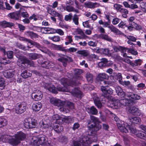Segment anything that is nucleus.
<instances>
[{
    "label": "nucleus",
    "instance_id": "obj_1",
    "mask_svg": "<svg viewBox=\"0 0 146 146\" xmlns=\"http://www.w3.org/2000/svg\"><path fill=\"white\" fill-rule=\"evenodd\" d=\"M82 73V70L76 69L74 70V74L77 77V80L76 82H74V80L70 81L65 78H62L61 82L63 85L64 87L58 88V90L62 92H69L74 96L78 98H81L82 95V93L78 88H75L73 90H71L73 86L79 84L78 80L82 78V77L80 76Z\"/></svg>",
    "mask_w": 146,
    "mask_h": 146
},
{
    "label": "nucleus",
    "instance_id": "obj_2",
    "mask_svg": "<svg viewBox=\"0 0 146 146\" xmlns=\"http://www.w3.org/2000/svg\"><path fill=\"white\" fill-rule=\"evenodd\" d=\"M117 117H115V119L116 122L117 126L120 131L125 133H128L129 130L133 134L137 136L146 140V133L144 132L140 131H137L136 129L133 127H131L127 123L121 121L119 119H117Z\"/></svg>",
    "mask_w": 146,
    "mask_h": 146
},
{
    "label": "nucleus",
    "instance_id": "obj_3",
    "mask_svg": "<svg viewBox=\"0 0 146 146\" xmlns=\"http://www.w3.org/2000/svg\"><path fill=\"white\" fill-rule=\"evenodd\" d=\"M50 103L54 105L60 107L59 110L64 113H68L70 109L74 108L73 103L71 102H65L61 101L58 99L52 98L50 99Z\"/></svg>",
    "mask_w": 146,
    "mask_h": 146
},
{
    "label": "nucleus",
    "instance_id": "obj_4",
    "mask_svg": "<svg viewBox=\"0 0 146 146\" xmlns=\"http://www.w3.org/2000/svg\"><path fill=\"white\" fill-rule=\"evenodd\" d=\"M90 120H88L87 121L88 128L89 132L91 133L90 135H91L94 132L96 131L101 128V125L98 123L100 122L99 119L94 116L90 115Z\"/></svg>",
    "mask_w": 146,
    "mask_h": 146
},
{
    "label": "nucleus",
    "instance_id": "obj_5",
    "mask_svg": "<svg viewBox=\"0 0 146 146\" xmlns=\"http://www.w3.org/2000/svg\"><path fill=\"white\" fill-rule=\"evenodd\" d=\"M46 138L44 136H34L32 139L31 142L35 146H52L53 143L50 140L47 141Z\"/></svg>",
    "mask_w": 146,
    "mask_h": 146
},
{
    "label": "nucleus",
    "instance_id": "obj_6",
    "mask_svg": "<svg viewBox=\"0 0 146 146\" xmlns=\"http://www.w3.org/2000/svg\"><path fill=\"white\" fill-rule=\"evenodd\" d=\"M97 139L96 135L94 136V139H92V138H89L87 136H84L80 138L79 141L83 146H89L93 142L96 141Z\"/></svg>",
    "mask_w": 146,
    "mask_h": 146
},
{
    "label": "nucleus",
    "instance_id": "obj_7",
    "mask_svg": "<svg viewBox=\"0 0 146 146\" xmlns=\"http://www.w3.org/2000/svg\"><path fill=\"white\" fill-rule=\"evenodd\" d=\"M25 127L31 129L35 127L37 123L36 121L32 118H28L25 119L24 123Z\"/></svg>",
    "mask_w": 146,
    "mask_h": 146
},
{
    "label": "nucleus",
    "instance_id": "obj_8",
    "mask_svg": "<svg viewBox=\"0 0 146 146\" xmlns=\"http://www.w3.org/2000/svg\"><path fill=\"white\" fill-rule=\"evenodd\" d=\"M26 104L25 102L17 103L15 106V111L18 114L23 113L26 109Z\"/></svg>",
    "mask_w": 146,
    "mask_h": 146
},
{
    "label": "nucleus",
    "instance_id": "obj_9",
    "mask_svg": "<svg viewBox=\"0 0 146 146\" xmlns=\"http://www.w3.org/2000/svg\"><path fill=\"white\" fill-rule=\"evenodd\" d=\"M56 55H58L60 58L58 59V61L62 62L64 66L66 67L67 65V62L68 61L70 62L73 61L72 59L70 57L67 56L66 58L63 54L56 53Z\"/></svg>",
    "mask_w": 146,
    "mask_h": 146
},
{
    "label": "nucleus",
    "instance_id": "obj_10",
    "mask_svg": "<svg viewBox=\"0 0 146 146\" xmlns=\"http://www.w3.org/2000/svg\"><path fill=\"white\" fill-rule=\"evenodd\" d=\"M49 121V120L46 121L43 119L40 122L41 128L43 129V131H45L48 129L52 130L53 129V127L52 125H49L48 124Z\"/></svg>",
    "mask_w": 146,
    "mask_h": 146
},
{
    "label": "nucleus",
    "instance_id": "obj_11",
    "mask_svg": "<svg viewBox=\"0 0 146 146\" xmlns=\"http://www.w3.org/2000/svg\"><path fill=\"white\" fill-rule=\"evenodd\" d=\"M27 64L32 66L34 65L33 61H30L26 57L22 56H20L17 62V64L19 66H21V64Z\"/></svg>",
    "mask_w": 146,
    "mask_h": 146
},
{
    "label": "nucleus",
    "instance_id": "obj_12",
    "mask_svg": "<svg viewBox=\"0 0 146 146\" xmlns=\"http://www.w3.org/2000/svg\"><path fill=\"white\" fill-rule=\"evenodd\" d=\"M101 90L104 96L105 97H106L109 95L112 94L113 93L112 90L108 86H101Z\"/></svg>",
    "mask_w": 146,
    "mask_h": 146
},
{
    "label": "nucleus",
    "instance_id": "obj_13",
    "mask_svg": "<svg viewBox=\"0 0 146 146\" xmlns=\"http://www.w3.org/2000/svg\"><path fill=\"white\" fill-rule=\"evenodd\" d=\"M101 54H104L106 55H109L112 56L114 58H119V56L116 53L115 54H111L110 52V50L107 48H101L100 50Z\"/></svg>",
    "mask_w": 146,
    "mask_h": 146
},
{
    "label": "nucleus",
    "instance_id": "obj_14",
    "mask_svg": "<svg viewBox=\"0 0 146 146\" xmlns=\"http://www.w3.org/2000/svg\"><path fill=\"white\" fill-rule=\"evenodd\" d=\"M15 70L13 69H9L5 70L3 73L4 76L7 78L13 77L15 74Z\"/></svg>",
    "mask_w": 146,
    "mask_h": 146
},
{
    "label": "nucleus",
    "instance_id": "obj_15",
    "mask_svg": "<svg viewBox=\"0 0 146 146\" xmlns=\"http://www.w3.org/2000/svg\"><path fill=\"white\" fill-rule=\"evenodd\" d=\"M14 137L17 138L18 140L21 141H23L26 138V135L23 132L19 131L17 132L16 134L14 135Z\"/></svg>",
    "mask_w": 146,
    "mask_h": 146
},
{
    "label": "nucleus",
    "instance_id": "obj_16",
    "mask_svg": "<svg viewBox=\"0 0 146 146\" xmlns=\"http://www.w3.org/2000/svg\"><path fill=\"white\" fill-rule=\"evenodd\" d=\"M44 87L46 89H47L53 93L56 94L57 93L56 88L53 85H52L51 84H46Z\"/></svg>",
    "mask_w": 146,
    "mask_h": 146
},
{
    "label": "nucleus",
    "instance_id": "obj_17",
    "mask_svg": "<svg viewBox=\"0 0 146 146\" xmlns=\"http://www.w3.org/2000/svg\"><path fill=\"white\" fill-rule=\"evenodd\" d=\"M42 107V104L40 102L35 103L32 105V109L35 112H37L40 110Z\"/></svg>",
    "mask_w": 146,
    "mask_h": 146
},
{
    "label": "nucleus",
    "instance_id": "obj_18",
    "mask_svg": "<svg viewBox=\"0 0 146 146\" xmlns=\"http://www.w3.org/2000/svg\"><path fill=\"white\" fill-rule=\"evenodd\" d=\"M42 66L46 68H52L54 67V64L48 60L44 62L41 63Z\"/></svg>",
    "mask_w": 146,
    "mask_h": 146
},
{
    "label": "nucleus",
    "instance_id": "obj_19",
    "mask_svg": "<svg viewBox=\"0 0 146 146\" xmlns=\"http://www.w3.org/2000/svg\"><path fill=\"white\" fill-rule=\"evenodd\" d=\"M85 7L90 8H94L98 7L99 4L97 3H93L91 2L87 1L84 4Z\"/></svg>",
    "mask_w": 146,
    "mask_h": 146
},
{
    "label": "nucleus",
    "instance_id": "obj_20",
    "mask_svg": "<svg viewBox=\"0 0 146 146\" xmlns=\"http://www.w3.org/2000/svg\"><path fill=\"white\" fill-rule=\"evenodd\" d=\"M126 97L134 100H138L141 98V97L137 94L128 92L126 93L125 97Z\"/></svg>",
    "mask_w": 146,
    "mask_h": 146
},
{
    "label": "nucleus",
    "instance_id": "obj_21",
    "mask_svg": "<svg viewBox=\"0 0 146 146\" xmlns=\"http://www.w3.org/2000/svg\"><path fill=\"white\" fill-rule=\"evenodd\" d=\"M115 91L118 95L121 97H125L126 93L123 91L122 89L119 86H116L115 88Z\"/></svg>",
    "mask_w": 146,
    "mask_h": 146
},
{
    "label": "nucleus",
    "instance_id": "obj_22",
    "mask_svg": "<svg viewBox=\"0 0 146 146\" xmlns=\"http://www.w3.org/2000/svg\"><path fill=\"white\" fill-rule=\"evenodd\" d=\"M35 94L33 97V99L35 101H39L41 100L43 97L42 92L38 90L35 93Z\"/></svg>",
    "mask_w": 146,
    "mask_h": 146
},
{
    "label": "nucleus",
    "instance_id": "obj_23",
    "mask_svg": "<svg viewBox=\"0 0 146 146\" xmlns=\"http://www.w3.org/2000/svg\"><path fill=\"white\" fill-rule=\"evenodd\" d=\"M121 100H116L113 101L111 103V107L115 109H118L122 106Z\"/></svg>",
    "mask_w": 146,
    "mask_h": 146
},
{
    "label": "nucleus",
    "instance_id": "obj_24",
    "mask_svg": "<svg viewBox=\"0 0 146 146\" xmlns=\"http://www.w3.org/2000/svg\"><path fill=\"white\" fill-rule=\"evenodd\" d=\"M40 50H41L42 52L45 53L47 54L50 56H56V53L55 54L52 53V52L50 51L47 48L44 47L42 46Z\"/></svg>",
    "mask_w": 146,
    "mask_h": 146
},
{
    "label": "nucleus",
    "instance_id": "obj_25",
    "mask_svg": "<svg viewBox=\"0 0 146 146\" xmlns=\"http://www.w3.org/2000/svg\"><path fill=\"white\" fill-rule=\"evenodd\" d=\"M87 112L93 115H96L98 113L97 109L94 106L90 108H86Z\"/></svg>",
    "mask_w": 146,
    "mask_h": 146
},
{
    "label": "nucleus",
    "instance_id": "obj_26",
    "mask_svg": "<svg viewBox=\"0 0 146 146\" xmlns=\"http://www.w3.org/2000/svg\"><path fill=\"white\" fill-rule=\"evenodd\" d=\"M32 75V72L29 70H25L21 74V77L25 79L31 76Z\"/></svg>",
    "mask_w": 146,
    "mask_h": 146
},
{
    "label": "nucleus",
    "instance_id": "obj_27",
    "mask_svg": "<svg viewBox=\"0 0 146 146\" xmlns=\"http://www.w3.org/2000/svg\"><path fill=\"white\" fill-rule=\"evenodd\" d=\"M8 16L11 19L17 20L19 19V13L18 12H15L9 13Z\"/></svg>",
    "mask_w": 146,
    "mask_h": 146
},
{
    "label": "nucleus",
    "instance_id": "obj_28",
    "mask_svg": "<svg viewBox=\"0 0 146 146\" xmlns=\"http://www.w3.org/2000/svg\"><path fill=\"white\" fill-rule=\"evenodd\" d=\"M108 76L105 73H101L98 74L97 78L98 80L103 81L104 79H107L108 78Z\"/></svg>",
    "mask_w": 146,
    "mask_h": 146
},
{
    "label": "nucleus",
    "instance_id": "obj_29",
    "mask_svg": "<svg viewBox=\"0 0 146 146\" xmlns=\"http://www.w3.org/2000/svg\"><path fill=\"white\" fill-rule=\"evenodd\" d=\"M23 40H25L26 42H28L29 43H30L31 45L35 46L36 47L38 48L39 50L42 46L38 43H37L35 42H34L30 39L27 38H24Z\"/></svg>",
    "mask_w": 146,
    "mask_h": 146
},
{
    "label": "nucleus",
    "instance_id": "obj_30",
    "mask_svg": "<svg viewBox=\"0 0 146 146\" xmlns=\"http://www.w3.org/2000/svg\"><path fill=\"white\" fill-rule=\"evenodd\" d=\"M53 129H54L56 132L59 133L62 132L63 130V127L61 126L59 124L55 123L54 124Z\"/></svg>",
    "mask_w": 146,
    "mask_h": 146
},
{
    "label": "nucleus",
    "instance_id": "obj_31",
    "mask_svg": "<svg viewBox=\"0 0 146 146\" xmlns=\"http://www.w3.org/2000/svg\"><path fill=\"white\" fill-rule=\"evenodd\" d=\"M20 143V141L17 138H16L15 137L14 138L12 137L9 143L13 146H15L17 145Z\"/></svg>",
    "mask_w": 146,
    "mask_h": 146
},
{
    "label": "nucleus",
    "instance_id": "obj_32",
    "mask_svg": "<svg viewBox=\"0 0 146 146\" xmlns=\"http://www.w3.org/2000/svg\"><path fill=\"white\" fill-rule=\"evenodd\" d=\"M25 35L27 36L30 37L31 39H33L38 38V35L33 32L27 31L25 32Z\"/></svg>",
    "mask_w": 146,
    "mask_h": 146
},
{
    "label": "nucleus",
    "instance_id": "obj_33",
    "mask_svg": "<svg viewBox=\"0 0 146 146\" xmlns=\"http://www.w3.org/2000/svg\"><path fill=\"white\" fill-rule=\"evenodd\" d=\"M65 40L67 41L65 42V44L66 45H68L69 44H71L72 45H75V44L72 43L73 40L72 39V36L70 35H68L66 36Z\"/></svg>",
    "mask_w": 146,
    "mask_h": 146
},
{
    "label": "nucleus",
    "instance_id": "obj_34",
    "mask_svg": "<svg viewBox=\"0 0 146 146\" xmlns=\"http://www.w3.org/2000/svg\"><path fill=\"white\" fill-rule=\"evenodd\" d=\"M63 7L64 10H66L68 12H70L73 11L75 12L76 13L78 12V10L75 9L72 6L68 5L66 7Z\"/></svg>",
    "mask_w": 146,
    "mask_h": 146
},
{
    "label": "nucleus",
    "instance_id": "obj_35",
    "mask_svg": "<svg viewBox=\"0 0 146 146\" xmlns=\"http://www.w3.org/2000/svg\"><path fill=\"white\" fill-rule=\"evenodd\" d=\"M48 13L54 16L58 17L61 18L62 17L61 14H59L56 11H54L53 9H49L48 10Z\"/></svg>",
    "mask_w": 146,
    "mask_h": 146
},
{
    "label": "nucleus",
    "instance_id": "obj_36",
    "mask_svg": "<svg viewBox=\"0 0 146 146\" xmlns=\"http://www.w3.org/2000/svg\"><path fill=\"white\" fill-rule=\"evenodd\" d=\"M12 137L9 135H5L1 136V140L5 142H8L9 143Z\"/></svg>",
    "mask_w": 146,
    "mask_h": 146
},
{
    "label": "nucleus",
    "instance_id": "obj_37",
    "mask_svg": "<svg viewBox=\"0 0 146 146\" xmlns=\"http://www.w3.org/2000/svg\"><path fill=\"white\" fill-rule=\"evenodd\" d=\"M8 123V121L5 118L0 117V127H2L6 126Z\"/></svg>",
    "mask_w": 146,
    "mask_h": 146
},
{
    "label": "nucleus",
    "instance_id": "obj_38",
    "mask_svg": "<svg viewBox=\"0 0 146 146\" xmlns=\"http://www.w3.org/2000/svg\"><path fill=\"white\" fill-rule=\"evenodd\" d=\"M29 56L31 59L35 60L40 58L42 55L40 54L36 53H31L29 54Z\"/></svg>",
    "mask_w": 146,
    "mask_h": 146
},
{
    "label": "nucleus",
    "instance_id": "obj_39",
    "mask_svg": "<svg viewBox=\"0 0 146 146\" xmlns=\"http://www.w3.org/2000/svg\"><path fill=\"white\" fill-rule=\"evenodd\" d=\"M61 120L64 122L69 123L73 121V118L70 116H65Z\"/></svg>",
    "mask_w": 146,
    "mask_h": 146
},
{
    "label": "nucleus",
    "instance_id": "obj_40",
    "mask_svg": "<svg viewBox=\"0 0 146 146\" xmlns=\"http://www.w3.org/2000/svg\"><path fill=\"white\" fill-rule=\"evenodd\" d=\"M1 26L4 28L6 27H10L13 26V24L12 23L7 22L5 21L1 22Z\"/></svg>",
    "mask_w": 146,
    "mask_h": 146
},
{
    "label": "nucleus",
    "instance_id": "obj_41",
    "mask_svg": "<svg viewBox=\"0 0 146 146\" xmlns=\"http://www.w3.org/2000/svg\"><path fill=\"white\" fill-rule=\"evenodd\" d=\"M129 118L131 122L135 124H139L141 121L140 118L137 117H132Z\"/></svg>",
    "mask_w": 146,
    "mask_h": 146
},
{
    "label": "nucleus",
    "instance_id": "obj_42",
    "mask_svg": "<svg viewBox=\"0 0 146 146\" xmlns=\"http://www.w3.org/2000/svg\"><path fill=\"white\" fill-rule=\"evenodd\" d=\"M113 77L115 79L118 80L120 83L122 80V78L121 74L120 73H114Z\"/></svg>",
    "mask_w": 146,
    "mask_h": 146
},
{
    "label": "nucleus",
    "instance_id": "obj_43",
    "mask_svg": "<svg viewBox=\"0 0 146 146\" xmlns=\"http://www.w3.org/2000/svg\"><path fill=\"white\" fill-rule=\"evenodd\" d=\"M108 62L106 59L103 58L101 59V61L98 63V65L100 67L104 66L107 65Z\"/></svg>",
    "mask_w": 146,
    "mask_h": 146
},
{
    "label": "nucleus",
    "instance_id": "obj_44",
    "mask_svg": "<svg viewBox=\"0 0 146 146\" xmlns=\"http://www.w3.org/2000/svg\"><path fill=\"white\" fill-rule=\"evenodd\" d=\"M93 99L95 105L98 108H101L102 107V104L99 100V98L98 97L96 98L94 97L93 98Z\"/></svg>",
    "mask_w": 146,
    "mask_h": 146
},
{
    "label": "nucleus",
    "instance_id": "obj_45",
    "mask_svg": "<svg viewBox=\"0 0 146 146\" xmlns=\"http://www.w3.org/2000/svg\"><path fill=\"white\" fill-rule=\"evenodd\" d=\"M48 38L55 42H59L60 40V36L58 35L54 36H49Z\"/></svg>",
    "mask_w": 146,
    "mask_h": 146
},
{
    "label": "nucleus",
    "instance_id": "obj_46",
    "mask_svg": "<svg viewBox=\"0 0 146 146\" xmlns=\"http://www.w3.org/2000/svg\"><path fill=\"white\" fill-rule=\"evenodd\" d=\"M87 81L90 83L92 82L93 80V76L89 72L87 73L86 76Z\"/></svg>",
    "mask_w": 146,
    "mask_h": 146
},
{
    "label": "nucleus",
    "instance_id": "obj_47",
    "mask_svg": "<svg viewBox=\"0 0 146 146\" xmlns=\"http://www.w3.org/2000/svg\"><path fill=\"white\" fill-rule=\"evenodd\" d=\"M121 102L122 105L123 106H128L130 103L131 101L129 100L127 98H125L124 99H121Z\"/></svg>",
    "mask_w": 146,
    "mask_h": 146
},
{
    "label": "nucleus",
    "instance_id": "obj_48",
    "mask_svg": "<svg viewBox=\"0 0 146 146\" xmlns=\"http://www.w3.org/2000/svg\"><path fill=\"white\" fill-rule=\"evenodd\" d=\"M119 12L122 14L123 17L125 18L127 17V15L128 13V11L127 9L122 8L120 9Z\"/></svg>",
    "mask_w": 146,
    "mask_h": 146
},
{
    "label": "nucleus",
    "instance_id": "obj_49",
    "mask_svg": "<svg viewBox=\"0 0 146 146\" xmlns=\"http://www.w3.org/2000/svg\"><path fill=\"white\" fill-rule=\"evenodd\" d=\"M142 60L140 59H138L135 60L133 64L134 66H132L133 67L135 68L136 66L141 65L142 63Z\"/></svg>",
    "mask_w": 146,
    "mask_h": 146
},
{
    "label": "nucleus",
    "instance_id": "obj_50",
    "mask_svg": "<svg viewBox=\"0 0 146 146\" xmlns=\"http://www.w3.org/2000/svg\"><path fill=\"white\" fill-rule=\"evenodd\" d=\"M5 81L3 78L0 76V88L1 90L4 88L5 86Z\"/></svg>",
    "mask_w": 146,
    "mask_h": 146
},
{
    "label": "nucleus",
    "instance_id": "obj_51",
    "mask_svg": "<svg viewBox=\"0 0 146 146\" xmlns=\"http://www.w3.org/2000/svg\"><path fill=\"white\" fill-rule=\"evenodd\" d=\"M77 53L80 54L84 56H87L89 54V53L87 50H83L78 51Z\"/></svg>",
    "mask_w": 146,
    "mask_h": 146
},
{
    "label": "nucleus",
    "instance_id": "obj_52",
    "mask_svg": "<svg viewBox=\"0 0 146 146\" xmlns=\"http://www.w3.org/2000/svg\"><path fill=\"white\" fill-rule=\"evenodd\" d=\"M78 19L79 18L78 15L76 14H74L72 20L75 25H78L79 23Z\"/></svg>",
    "mask_w": 146,
    "mask_h": 146
},
{
    "label": "nucleus",
    "instance_id": "obj_53",
    "mask_svg": "<svg viewBox=\"0 0 146 146\" xmlns=\"http://www.w3.org/2000/svg\"><path fill=\"white\" fill-rule=\"evenodd\" d=\"M100 37L102 39L108 41H111L112 40L111 38L107 35L102 34L101 35Z\"/></svg>",
    "mask_w": 146,
    "mask_h": 146
},
{
    "label": "nucleus",
    "instance_id": "obj_54",
    "mask_svg": "<svg viewBox=\"0 0 146 146\" xmlns=\"http://www.w3.org/2000/svg\"><path fill=\"white\" fill-rule=\"evenodd\" d=\"M132 26H134V28H135L137 30H141L142 29V26L138 25L137 24L133 22L131 23Z\"/></svg>",
    "mask_w": 146,
    "mask_h": 146
},
{
    "label": "nucleus",
    "instance_id": "obj_55",
    "mask_svg": "<svg viewBox=\"0 0 146 146\" xmlns=\"http://www.w3.org/2000/svg\"><path fill=\"white\" fill-rule=\"evenodd\" d=\"M113 50L114 51V52L112 51L111 54H115V53H116L118 55L117 52L119 51H120L121 49L122 48L121 46H119L118 47L116 46H114L113 47Z\"/></svg>",
    "mask_w": 146,
    "mask_h": 146
},
{
    "label": "nucleus",
    "instance_id": "obj_56",
    "mask_svg": "<svg viewBox=\"0 0 146 146\" xmlns=\"http://www.w3.org/2000/svg\"><path fill=\"white\" fill-rule=\"evenodd\" d=\"M138 111V109L137 108L135 107H131L129 110V111L131 113H134Z\"/></svg>",
    "mask_w": 146,
    "mask_h": 146
},
{
    "label": "nucleus",
    "instance_id": "obj_57",
    "mask_svg": "<svg viewBox=\"0 0 146 146\" xmlns=\"http://www.w3.org/2000/svg\"><path fill=\"white\" fill-rule=\"evenodd\" d=\"M54 48L55 49L58 50L64 51V48L61 45L54 44Z\"/></svg>",
    "mask_w": 146,
    "mask_h": 146
},
{
    "label": "nucleus",
    "instance_id": "obj_58",
    "mask_svg": "<svg viewBox=\"0 0 146 146\" xmlns=\"http://www.w3.org/2000/svg\"><path fill=\"white\" fill-rule=\"evenodd\" d=\"M88 44L90 46L95 47L97 46V42L95 41H90L88 42Z\"/></svg>",
    "mask_w": 146,
    "mask_h": 146
},
{
    "label": "nucleus",
    "instance_id": "obj_59",
    "mask_svg": "<svg viewBox=\"0 0 146 146\" xmlns=\"http://www.w3.org/2000/svg\"><path fill=\"white\" fill-rule=\"evenodd\" d=\"M74 33L76 35L80 34L81 35H84L82 30L80 29H76Z\"/></svg>",
    "mask_w": 146,
    "mask_h": 146
},
{
    "label": "nucleus",
    "instance_id": "obj_60",
    "mask_svg": "<svg viewBox=\"0 0 146 146\" xmlns=\"http://www.w3.org/2000/svg\"><path fill=\"white\" fill-rule=\"evenodd\" d=\"M49 31V28L42 27L41 28V31L42 33L45 34H48Z\"/></svg>",
    "mask_w": 146,
    "mask_h": 146
},
{
    "label": "nucleus",
    "instance_id": "obj_61",
    "mask_svg": "<svg viewBox=\"0 0 146 146\" xmlns=\"http://www.w3.org/2000/svg\"><path fill=\"white\" fill-rule=\"evenodd\" d=\"M72 17V14L70 13L68 15H66L64 17V19L66 21H70Z\"/></svg>",
    "mask_w": 146,
    "mask_h": 146
},
{
    "label": "nucleus",
    "instance_id": "obj_62",
    "mask_svg": "<svg viewBox=\"0 0 146 146\" xmlns=\"http://www.w3.org/2000/svg\"><path fill=\"white\" fill-rule=\"evenodd\" d=\"M10 62L9 61L6 60L5 58H1L0 59V63L1 66V64H8Z\"/></svg>",
    "mask_w": 146,
    "mask_h": 146
},
{
    "label": "nucleus",
    "instance_id": "obj_63",
    "mask_svg": "<svg viewBox=\"0 0 146 146\" xmlns=\"http://www.w3.org/2000/svg\"><path fill=\"white\" fill-rule=\"evenodd\" d=\"M126 36L128 39L132 41L135 42L136 40V38L134 36Z\"/></svg>",
    "mask_w": 146,
    "mask_h": 146
},
{
    "label": "nucleus",
    "instance_id": "obj_64",
    "mask_svg": "<svg viewBox=\"0 0 146 146\" xmlns=\"http://www.w3.org/2000/svg\"><path fill=\"white\" fill-rule=\"evenodd\" d=\"M113 7L115 9H116L117 11H120V10L121 8V7H122V6L119 4H115L113 5Z\"/></svg>",
    "mask_w": 146,
    "mask_h": 146
}]
</instances>
